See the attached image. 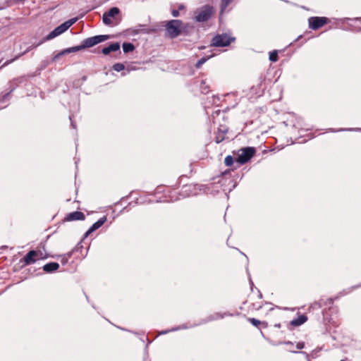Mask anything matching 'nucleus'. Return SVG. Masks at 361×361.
Returning a JSON list of instances; mask_svg holds the SVG:
<instances>
[{
    "label": "nucleus",
    "mask_w": 361,
    "mask_h": 361,
    "mask_svg": "<svg viewBox=\"0 0 361 361\" xmlns=\"http://www.w3.org/2000/svg\"><path fill=\"white\" fill-rule=\"evenodd\" d=\"M71 256V253L68 254V257H70Z\"/></svg>",
    "instance_id": "nucleus-48"
},
{
    "label": "nucleus",
    "mask_w": 361,
    "mask_h": 361,
    "mask_svg": "<svg viewBox=\"0 0 361 361\" xmlns=\"http://www.w3.org/2000/svg\"><path fill=\"white\" fill-rule=\"evenodd\" d=\"M331 132L336 133V132H341V131H355V132H361V128H339V129H334L331 128L329 130Z\"/></svg>",
    "instance_id": "nucleus-19"
},
{
    "label": "nucleus",
    "mask_w": 361,
    "mask_h": 361,
    "mask_svg": "<svg viewBox=\"0 0 361 361\" xmlns=\"http://www.w3.org/2000/svg\"><path fill=\"white\" fill-rule=\"evenodd\" d=\"M269 61H271V62H276L278 61L279 59V57H278V51L276 50H274L272 51H271L269 53Z\"/></svg>",
    "instance_id": "nucleus-23"
},
{
    "label": "nucleus",
    "mask_w": 361,
    "mask_h": 361,
    "mask_svg": "<svg viewBox=\"0 0 361 361\" xmlns=\"http://www.w3.org/2000/svg\"><path fill=\"white\" fill-rule=\"evenodd\" d=\"M79 51H81L79 45L63 49L53 57L52 61H56L61 56H63L67 55L71 53L77 52Z\"/></svg>",
    "instance_id": "nucleus-11"
},
{
    "label": "nucleus",
    "mask_w": 361,
    "mask_h": 361,
    "mask_svg": "<svg viewBox=\"0 0 361 361\" xmlns=\"http://www.w3.org/2000/svg\"><path fill=\"white\" fill-rule=\"evenodd\" d=\"M233 0H221L220 4L221 13H224L227 7L231 4Z\"/></svg>",
    "instance_id": "nucleus-21"
},
{
    "label": "nucleus",
    "mask_w": 361,
    "mask_h": 361,
    "mask_svg": "<svg viewBox=\"0 0 361 361\" xmlns=\"http://www.w3.org/2000/svg\"><path fill=\"white\" fill-rule=\"evenodd\" d=\"M233 315V314L232 313H230V312H224V313L215 312L214 314L208 315L207 317H205L204 319H202L198 323V324L202 325V324H207V323L212 322V321L222 319L225 317H227V316L232 317Z\"/></svg>",
    "instance_id": "nucleus-7"
},
{
    "label": "nucleus",
    "mask_w": 361,
    "mask_h": 361,
    "mask_svg": "<svg viewBox=\"0 0 361 361\" xmlns=\"http://www.w3.org/2000/svg\"><path fill=\"white\" fill-rule=\"evenodd\" d=\"M69 119L71 121V126L73 128H75L76 126L75 125V123H73V120H72V116H69Z\"/></svg>",
    "instance_id": "nucleus-40"
},
{
    "label": "nucleus",
    "mask_w": 361,
    "mask_h": 361,
    "mask_svg": "<svg viewBox=\"0 0 361 361\" xmlns=\"http://www.w3.org/2000/svg\"><path fill=\"white\" fill-rule=\"evenodd\" d=\"M14 88L11 89V91L5 94H4L1 98H0V103L1 102H4L5 100H6L9 96H10V94L13 91Z\"/></svg>",
    "instance_id": "nucleus-32"
},
{
    "label": "nucleus",
    "mask_w": 361,
    "mask_h": 361,
    "mask_svg": "<svg viewBox=\"0 0 361 361\" xmlns=\"http://www.w3.org/2000/svg\"><path fill=\"white\" fill-rule=\"evenodd\" d=\"M220 132H221L223 134H226L228 131V129L226 127H224L223 128H219V129Z\"/></svg>",
    "instance_id": "nucleus-39"
},
{
    "label": "nucleus",
    "mask_w": 361,
    "mask_h": 361,
    "mask_svg": "<svg viewBox=\"0 0 361 361\" xmlns=\"http://www.w3.org/2000/svg\"><path fill=\"white\" fill-rule=\"evenodd\" d=\"M122 47L124 53L132 52L135 49L134 44L130 42H124L122 45Z\"/></svg>",
    "instance_id": "nucleus-17"
},
{
    "label": "nucleus",
    "mask_w": 361,
    "mask_h": 361,
    "mask_svg": "<svg viewBox=\"0 0 361 361\" xmlns=\"http://www.w3.org/2000/svg\"><path fill=\"white\" fill-rule=\"evenodd\" d=\"M209 85H206V81L202 80L200 85V90L202 93L207 94L209 92Z\"/></svg>",
    "instance_id": "nucleus-25"
},
{
    "label": "nucleus",
    "mask_w": 361,
    "mask_h": 361,
    "mask_svg": "<svg viewBox=\"0 0 361 361\" xmlns=\"http://www.w3.org/2000/svg\"><path fill=\"white\" fill-rule=\"evenodd\" d=\"M259 298H262V293H259Z\"/></svg>",
    "instance_id": "nucleus-50"
},
{
    "label": "nucleus",
    "mask_w": 361,
    "mask_h": 361,
    "mask_svg": "<svg viewBox=\"0 0 361 361\" xmlns=\"http://www.w3.org/2000/svg\"><path fill=\"white\" fill-rule=\"evenodd\" d=\"M113 70L116 72H120L121 71H123L125 69L124 64L121 63H116L113 66Z\"/></svg>",
    "instance_id": "nucleus-26"
},
{
    "label": "nucleus",
    "mask_w": 361,
    "mask_h": 361,
    "mask_svg": "<svg viewBox=\"0 0 361 361\" xmlns=\"http://www.w3.org/2000/svg\"><path fill=\"white\" fill-rule=\"evenodd\" d=\"M31 49H32V47H28L22 54L16 56L15 58H13V59L10 60V61H7L4 63V64L3 65V66H6L8 64H9L10 63L14 61L15 60L18 59V58H20L21 56L24 55L25 54H26L27 52L30 51Z\"/></svg>",
    "instance_id": "nucleus-22"
},
{
    "label": "nucleus",
    "mask_w": 361,
    "mask_h": 361,
    "mask_svg": "<svg viewBox=\"0 0 361 361\" xmlns=\"http://www.w3.org/2000/svg\"><path fill=\"white\" fill-rule=\"evenodd\" d=\"M85 216L82 212L75 211V212H73L68 214L66 216L64 220L66 221H78V220L82 221V220H85Z\"/></svg>",
    "instance_id": "nucleus-12"
},
{
    "label": "nucleus",
    "mask_w": 361,
    "mask_h": 361,
    "mask_svg": "<svg viewBox=\"0 0 361 361\" xmlns=\"http://www.w3.org/2000/svg\"><path fill=\"white\" fill-rule=\"evenodd\" d=\"M302 35H300V36L297 38V39H296V40H298L299 39H300V38H302Z\"/></svg>",
    "instance_id": "nucleus-46"
},
{
    "label": "nucleus",
    "mask_w": 361,
    "mask_h": 361,
    "mask_svg": "<svg viewBox=\"0 0 361 361\" xmlns=\"http://www.w3.org/2000/svg\"><path fill=\"white\" fill-rule=\"evenodd\" d=\"M250 283L251 286H252L254 285L253 282L252 281V280L250 279Z\"/></svg>",
    "instance_id": "nucleus-44"
},
{
    "label": "nucleus",
    "mask_w": 361,
    "mask_h": 361,
    "mask_svg": "<svg viewBox=\"0 0 361 361\" xmlns=\"http://www.w3.org/2000/svg\"><path fill=\"white\" fill-rule=\"evenodd\" d=\"M241 253H242V255H243L245 256V257H246V258H247V259L248 260V258H247V255H245L243 252H241Z\"/></svg>",
    "instance_id": "nucleus-45"
},
{
    "label": "nucleus",
    "mask_w": 361,
    "mask_h": 361,
    "mask_svg": "<svg viewBox=\"0 0 361 361\" xmlns=\"http://www.w3.org/2000/svg\"><path fill=\"white\" fill-rule=\"evenodd\" d=\"M199 325L200 324H198V323L197 324L194 323V324H190V325L181 324V325H179L178 326L173 327V330H175V331H179V330L187 329H190V328H194V327L197 326Z\"/></svg>",
    "instance_id": "nucleus-18"
},
{
    "label": "nucleus",
    "mask_w": 361,
    "mask_h": 361,
    "mask_svg": "<svg viewBox=\"0 0 361 361\" xmlns=\"http://www.w3.org/2000/svg\"><path fill=\"white\" fill-rule=\"evenodd\" d=\"M121 75H122L123 76H124V75H126V73H123Z\"/></svg>",
    "instance_id": "nucleus-49"
},
{
    "label": "nucleus",
    "mask_w": 361,
    "mask_h": 361,
    "mask_svg": "<svg viewBox=\"0 0 361 361\" xmlns=\"http://www.w3.org/2000/svg\"><path fill=\"white\" fill-rule=\"evenodd\" d=\"M308 361H310V360H308Z\"/></svg>",
    "instance_id": "nucleus-53"
},
{
    "label": "nucleus",
    "mask_w": 361,
    "mask_h": 361,
    "mask_svg": "<svg viewBox=\"0 0 361 361\" xmlns=\"http://www.w3.org/2000/svg\"><path fill=\"white\" fill-rule=\"evenodd\" d=\"M111 38V36L109 35H95L91 37H88L85 39L81 44H80V50L90 48L94 47V45L103 42Z\"/></svg>",
    "instance_id": "nucleus-5"
},
{
    "label": "nucleus",
    "mask_w": 361,
    "mask_h": 361,
    "mask_svg": "<svg viewBox=\"0 0 361 361\" xmlns=\"http://www.w3.org/2000/svg\"><path fill=\"white\" fill-rule=\"evenodd\" d=\"M171 14L173 17H178L179 16V11L178 10H173Z\"/></svg>",
    "instance_id": "nucleus-37"
},
{
    "label": "nucleus",
    "mask_w": 361,
    "mask_h": 361,
    "mask_svg": "<svg viewBox=\"0 0 361 361\" xmlns=\"http://www.w3.org/2000/svg\"><path fill=\"white\" fill-rule=\"evenodd\" d=\"M235 40V37H231L226 33L217 34L212 38L211 46L216 47H228Z\"/></svg>",
    "instance_id": "nucleus-3"
},
{
    "label": "nucleus",
    "mask_w": 361,
    "mask_h": 361,
    "mask_svg": "<svg viewBox=\"0 0 361 361\" xmlns=\"http://www.w3.org/2000/svg\"><path fill=\"white\" fill-rule=\"evenodd\" d=\"M296 347L299 350L302 349L305 347V343L303 342H299L297 343Z\"/></svg>",
    "instance_id": "nucleus-36"
},
{
    "label": "nucleus",
    "mask_w": 361,
    "mask_h": 361,
    "mask_svg": "<svg viewBox=\"0 0 361 361\" xmlns=\"http://www.w3.org/2000/svg\"><path fill=\"white\" fill-rule=\"evenodd\" d=\"M106 216H104L102 218H100L97 221L94 223L90 228L85 232L84 235V238H87L89 235H90L92 232L99 228L106 221Z\"/></svg>",
    "instance_id": "nucleus-10"
},
{
    "label": "nucleus",
    "mask_w": 361,
    "mask_h": 361,
    "mask_svg": "<svg viewBox=\"0 0 361 361\" xmlns=\"http://www.w3.org/2000/svg\"><path fill=\"white\" fill-rule=\"evenodd\" d=\"M329 301H330V303H332V302H333V299H332V298H330V299H329Z\"/></svg>",
    "instance_id": "nucleus-47"
},
{
    "label": "nucleus",
    "mask_w": 361,
    "mask_h": 361,
    "mask_svg": "<svg viewBox=\"0 0 361 361\" xmlns=\"http://www.w3.org/2000/svg\"><path fill=\"white\" fill-rule=\"evenodd\" d=\"M68 30L64 23L61 24L54 29L48 35L46 36L44 40H51L57 36L61 35Z\"/></svg>",
    "instance_id": "nucleus-9"
},
{
    "label": "nucleus",
    "mask_w": 361,
    "mask_h": 361,
    "mask_svg": "<svg viewBox=\"0 0 361 361\" xmlns=\"http://www.w3.org/2000/svg\"><path fill=\"white\" fill-rule=\"evenodd\" d=\"M360 287H361V283L358 284L357 286H352L351 288H348V291H344L343 295L347 294V293H350L352 290H354V289L360 288Z\"/></svg>",
    "instance_id": "nucleus-34"
},
{
    "label": "nucleus",
    "mask_w": 361,
    "mask_h": 361,
    "mask_svg": "<svg viewBox=\"0 0 361 361\" xmlns=\"http://www.w3.org/2000/svg\"><path fill=\"white\" fill-rule=\"evenodd\" d=\"M77 21V18H71L66 22H64L63 23L65 24V25H66V27L68 29L71 25H73L75 22Z\"/></svg>",
    "instance_id": "nucleus-29"
},
{
    "label": "nucleus",
    "mask_w": 361,
    "mask_h": 361,
    "mask_svg": "<svg viewBox=\"0 0 361 361\" xmlns=\"http://www.w3.org/2000/svg\"><path fill=\"white\" fill-rule=\"evenodd\" d=\"M183 22L180 20H171L166 22L165 25L168 36L171 38H176L181 33Z\"/></svg>",
    "instance_id": "nucleus-2"
},
{
    "label": "nucleus",
    "mask_w": 361,
    "mask_h": 361,
    "mask_svg": "<svg viewBox=\"0 0 361 361\" xmlns=\"http://www.w3.org/2000/svg\"><path fill=\"white\" fill-rule=\"evenodd\" d=\"M212 56H209L207 57H202L195 64V67L197 68H200L209 59H210Z\"/></svg>",
    "instance_id": "nucleus-24"
},
{
    "label": "nucleus",
    "mask_w": 361,
    "mask_h": 361,
    "mask_svg": "<svg viewBox=\"0 0 361 361\" xmlns=\"http://www.w3.org/2000/svg\"><path fill=\"white\" fill-rule=\"evenodd\" d=\"M329 21V20L326 17H310L308 19L309 27L314 30L319 29Z\"/></svg>",
    "instance_id": "nucleus-6"
},
{
    "label": "nucleus",
    "mask_w": 361,
    "mask_h": 361,
    "mask_svg": "<svg viewBox=\"0 0 361 361\" xmlns=\"http://www.w3.org/2000/svg\"><path fill=\"white\" fill-rule=\"evenodd\" d=\"M283 343L286 344V345H293V343L291 341H286Z\"/></svg>",
    "instance_id": "nucleus-42"
},
{
    "label": "nucleus",
    "mask_w": 361,
    "mask_h": 361,
    "mask_svg": "<svg viewBox=\"0 0 361 361\" xmlns=\"http://www.w3.org/2000/svg\"><path fill=\"white\" fill-rule=\"evenodd\" d=\"M44 41H45V40H44V39H43L42 41H41L40 42H39V43H37V44H34L31 45L30 47H32V49H33V48H35V47H37L38 46H39L40 44H42Z\"/></svg>",
    "instance_id": "nucleus-38"
},
{
    "label": "nucleus",
    "mask_w": 361,
    "mask_h": 361,
    "mask_svg": "<svg viewBox=\"0 0 361 361\" xmlns=\"http://www.w3.org/2000/svg\"><path fill=\"white\" fill-rule=\"evenodd\" d=\"M38 252V257L40 258V259H47L48 257L47 255H44L43 252H45V247L44 245L42 247V250H39V251H37Z\"/></svg>",
    "instance_id": "nucleus-30"
},
{
    "label": "nucleus",
    "mask_w": 361,
    "mask_h": 361,
    "mask_svg": "<svg viewBox=\"0 0 361 361\" xmlns=\"http://www.w3.org/2000/svg\"><path fill=\"white\" fill-rule=\"evenodd\" d=\"M339 20L343 23H348V21H361V18H344L339 19Z\"/></svg>",
    "instance_id": "nucleus-28"
},
{
    "label": "nucleus",
    "mask_w": 361,
    "mask_h": 361,
    "mask_svg": "<svg viewBox=\"0 0 361 361\" xmlns=\"http://www.w3.org/2000/svg\"><path fill=\"white\" fill-rule=\"evenodd\" d=\"M256 149L253 147H246L238 151L236 161L240 164L248 162L255 155Z\"/></svg>",
    "instance_id": "nucleus-4"
},
{
    "label": "nucleus",
    "mask_w": 361,
    "mask_h": 361,
    "mask_svg": "<svg viewBox=\"0 0 361 361\" xmlns=\"http://www.w3.org/2000/svg\"><path fill=\"white\" fill-rule=\"evenodd\" d=\"M307 320V316L305 314H300L296 319L291 320L290 324L294 326H298L303 324Z\"/></svg>",
    "instance_id": "nucleus-16"
},
{
    "label": "nucleus",
    "mask_w": 361,
    "mask_h": 361,
    "mask_svg": "<svg viewBox=\"0 0 361 361\" xmlns=\"http://www.w3.org/2000/svg\"><path fill=\"white\" fill-rule=\"evenodd\" d=\"M233 162H234V159L232 156L228 155L226 157V158L224 159V163H225L226 166H231L233 165Z\"/></svg>",
    "instance_id": "nucleus-27"
},
{
    "label": "nucleus",
    "mask_w": 361,
    "mask_h": 361,
    "mask_svg": "<svg viewBox=\"0 0 361 361\" xmlns=\"http://www.w3.org/2000/svg\"><path fill=\"white\" fill-rule=\"evenodd\" d=\"M341 361H345V360H341Z\"/></svg>",
    "instance_id": "nucleus-52"
},
{
    "label": "nucleus",
    "mask_w": 361,
    "mask_h": 361,
    "mask_svg": "<svg viewBox=\"0 0 361 361\" xmlns=\"http://www.w3.org/2000/svg\"><path fill=\"white\" fill-rule=\"evenodd\" d=\"M121 330H123V331H126L125 329L123 328H121Z\"/></svg>",
    "instance_id": "nucleus-51"
},
{
    "label": "nucleus",
    "mask_w": 361,
    "mask_h": 361,
    "mask_svg": "<svg viewBox=\"0 0 361 361\" xmlns=\"http://www.w3.org/2000/svg\"><path fill=\"white\" fill-rule=\"evenodd\" d=\"M120 13V10L118 7H112L107 12H105L102 16L103 23L106 25H110L111 24V18H114L116 15Z\"/></svg>",
    "instance_id": "nucleus-8"
},
{
    "label": "nucleus",
    "mask_w": 361,
    "mask_h": 361,
    "mask_svg": "<svg viewBox=\"0 0 361 361\" xmlns=\"http://www.w3.org/2000/svg\"><path fill=\"white\" fill-rule=\"evenodd\" d=\"M67 261H68V259H67V258H64V257H63V258L62 259V260H61V262H62V263H63V264H66V263H67Z\"/></svg>",
    "instance_id": "nucleus-43"
},
{
    "label": "nucleus",
    "mask_w": 361,
    "mask_h": 361,
    "mask_svg": "<svg viewBox=\"0 0 361 361\" xmlns=\"http://www.w3.org/2000/svg\"><path fill=\"white\" fill-rule=\"evenodd\" d=\"M214 13V9L213 6L210 5H204L195 11L194 19L197 23H204L212 18Z\"/></svg>",
    "instance_id": "nucleus-1"
},
{
    "label": "nucleus",
    "mask_w": 361,
    "mask_h": 361,
    "mask_svg": "<svg viewBox=\"0 0 361 361\" xmlns=\"http://www.w3.org/2000/svg\"><path fill=\"white\" fill-rule=\"evenodd\" d=\"M121 44L119 42H113L109 44L107 47L102 49V53L104 55H108L112 51H117L120 50Z\"/></svg>",
    "instance_id": "nucleus-14"
},
{
    "label": "nucleus",
    "mask_w": 361,
    "mask_h": 361,
    "mask_svg": "<svg viewBox=\"0 0 361 361\" xmlns=\"http://www.w3.org/2000/svg\"><path fill=\"white\" fill-rule=\"evenodd\" d=\"M331 132L336 133V132H341V131H355V132H361V128H339V129H334L331 128L329 130Z\"/></svg>",
    "instance_id": "nucleus-20"
},
{
    "label": "nucleus",
    "mask_w": 361,
    "mask_h": 361,
    "mask_svg": "<svg viewBox=\"0 0 361 361\" xmlns=\"http://www.w3.org/2000/svg\"><path fill=\"white\" fill-rule=\"evenodd\" d=\"M37 257H38V252L36 250H32L25 255L23 261L25 265H30L36 262Z\"/></svg>",
    "instance_id": "nucleus-13"
},
{
    "label": "nucleus",
    "mask_w": 361,
    "mask_h": 361,
    "mask_svg": "<svg viewBox=\"0 0 361 361\" xmlns=\"http://www.w3.org/2000/svg\"><path fill=\"white\" fill-rule=\"evenodd\" d=\"M59 268V264L57 262H49L44 264L42 267L43 270L47 273H51L56 271Z\"/></svg>",
    "instance_id": "nucleus-15"
},
{
    "label": "nucleus",
    "mask_w": 361,
    "mask_h": 361,
    "mask_svg": "<svg viewBox=\"0 0 361 361\" xmlns=\"http://www.w3.org/2000/svg\"><path fill=\"white\" fill-rule=\"evenodd\" d=\"M173 331H175V330H173V328H171L170 329H166V330H163V331H159V335H165L168 333L173 332Z\"/></svg>",
    "instance_id": "nucleus-33"
},
{
    "label": "nucleus",
    "mask_w": 361,
    "mask_h": 361,
    "mask_svg": "<svg viewBox=\"0 0 361 361\" xmlns=\"http://www.w3.org/2000/svg\"><path fill=\"white\" fill-rule=\"evenodd\" d=\"M248 321L255 326L260 324V321L255 318H248Z\"/></svg>",
    "instance_id": "nucleus-31"
},
{
    "label": "nucleus",
    "mask_w": 361,
    "mask_h": 361,
    "mask_svg": "<svg viewBox=\"0 0 361 361\" xmlns=\"http://www.w3.org/2000/svg\"><path fill=\"white\" fill-rule=\"evenodd\" d=\"M224 138L225 137H224V135L221 136V135H217L216 137V143H220V142H221L224 140Z\"/></svg>",
    "instance_id": "nucleus-35"
},
{
    "label": "nucleus",
    "mask_w": 361,
    "mask_h": 361,
    "mask_svg": "<svg viewBox=\"0 0 361 361\" xmlns=\"http://www.w3.org/2000/svg\"><path fill=\"white\" fill-rule=\"evenodd\" d=\"M292 352L293 353H301V354L305 355L307 358H308V357H309L308 354L307 353H305V352H303V351H300V352L292 351Z\"/></svg>",
    "instance_id": "nucleus-41"
}]
</instances>
